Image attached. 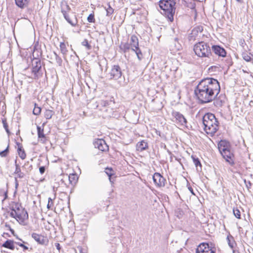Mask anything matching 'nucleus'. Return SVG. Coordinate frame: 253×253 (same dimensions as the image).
<instances>
[{
  "instance_id": "f257e3e1",
  "label": "nucleus",
  "mask_w": 253,
  "mask_h": 253,
  "mask_svg": "<svg viewBox=\"0 0 253 253\" xmlns=\"http://www.w3.org/2000/svg\"><path fill=\"white\" fill-rule=\"evenodd\" d=\"M203 83L200 81L194 89L195 98L201 104L210 103L217 97L215 94H213L207 88Z\"/></svg>"
},
{
  "instance_id": "f03ea898",
  "label": "nucleus",
  "mask_w": 253,
  "mask_h": 253,
  "mask_svg": "<svg viewBox=\"0 0 253 253\" xmlns=\"http://www.w3.org/2000/svg\"><path fill=\"white\" fill-rule=\"evenodd\" d=\"M217 148L222 157L231 166L235 165V154L232 144L226 139H221L217 143Z\"/></svg>"
},
{
  "instance_id": "7ed1b4c3",
  "label": "nucleus",
  "mask_w": 253,
  "mask_h": 253,
  "mask_svg": "<svg viewBox=\"0 0 253 253\" xmlns=\"http://www.w3.org/2000/svg\"><path fill=\"white\" fill-rule=\"evenodd\" d=\"M202 123L204 131L211 136H213L219 129L218 119L211 113H207L203 116Z\"/></svg>"
},
{
  "instance_id": "20e7f679",
  "label": "nucleus",
  "mask_w": 253,
  "mask_h": 253,
  "mask_svg": "<svg viewBox=\"0 0 253 253\" xmlns=\"http://www.w3.org/2000/svg\"><path fill=\"white\" fill-rule=\"evenodd\" d=\"M158 3L160 13L169 21L173 22L176 10V0H160Z\"/></svg>"
},
{
  "instance_id": "39448f33",
  "label": "nucleus",
  "mask_w": 253,
  "mask_h": 253,
  "mask_svg": "<svg viewBox=\"0 0 253 253\" xmlns=\"http://www.w3.org/2000/svg\"><path fill=\"white\" fill-rule=\"evenodd\" d=\"M42 52L40 49V54H37V56L35 57L34 54H33V57L32 58V67L31 72L33 75V78L35 80H38L42 78L43 74V72H45V77H46V71L45 68V64L44 62H42L41 59L39 58L42 55Z\"/></svg>"
},
{
  "instance_id": "423d86ee",
  "label": "nucleus",
  "mask_w": 253,
  "mask_h": 253,
  "mask_svg": "<svg viewBox=\"0 0 253 253\" xmlns=\"http://www.w3.org/2000/svg\"><path fill=\"white\" fill-rule=\"evenodd\" d=\"M195 54L201 58H211L213 56L211 47L208 42L201 41L195 43L193 46Z\"/></svg>"
},
{
  "instance_id": "0eeeda50",
  "label": "nucleus",
  "mask_w": 253,
  "mask_h": 253,
  "mask_svg": "<svg viewBox=\"0 0 253 253\" xmlns=\"http://www.w3.org/2000/svg\"><path fill=\"white\" fill-rule=\"evenodd\" d=\"M204 82V85L213 94H215L216 96L219 93L220 91V86L219 82L216 79L213 78H206L201 80Z\"/></svg>"
},
{
  "instance_id": "6e6552de",
  "label": "nucleus",
  "mask_w": 253,
  "mask_h": 253,
  "mask_svg": "<svg viewBox=\"0 0 253 253\" xmlns=\"http://www.w3.org/2000/svg\"><path fill=\"white\" fill-rule=\"evenodd\" d=\"M215 245L211 242H203L197 247L196 253H215Z\"/></svg>"
},
{
  "instance_id": "1a4fd4ad",
  "label": "nucleus",
  "mask_w": 253,
  "mask_h": 253,
  "mask_svg": "<svg viewBox=\"0 0 253 253\" xmlns=\"http://www.w3.org/2000/svg\"><path fill=\"white\" fill-rule=\"evenodd\" d=\"M10 217L15 218L20 224L25 225H26L25 221L29 218V215L27 210L25 208H22L21 211H17V212H13L11 211L9 213Z\"/></svg>"
},
{
  "instance_id": "9d476101",
  "label": "nucleus",
  "mask_w": 253,
  "mask_h": 253,
  "mask_svg": "<svg viewBox=\"0 0 253 253\" xmlns=\"http://www.w3.org/2000/svg\"><path fill=\"white\" fill-rule=\"evenodd\" d=\"M123 76V71L118 64L112 65L111 69L107 74V76L110 80H118Z\"/></svg>"
},
{
  "instance_id": "9b49d317",
  "label": "nucleus",
  "mask_w": 253,
  "mask_h": 253,
  "mask_svg": "<svg viewBox=\"0 0 253 253\" xmlns=\"http://www.w3.org/2000/svg\"><path fill=\"white\" fill-rule=\"evenodd\" d=\"M172 116L174 118V120L172 121L180 126H187V121L185 117L181 113L176 111H173L171 113Z\"/></svg>"
},
{
  "instance_id": "f8f14e48",
  "label": "nucleus",
  "mask_w": 253,
  "mask_h": 253,
  "mask_svg": "<svg viewBox=\"0 0 253 253\" xmlns=\"http://www.w3.org/2000/svg\"><path fill=\"white\" fill-rule=\"evenodd\" d=\"M212 53H214L218 57H225L227 56V51L221 45L213 44L211 47Z\"/></svg>"
},
{
  "instance_id": "ddd939ff",
  "label": "nucleus",
  "mask_w": 253,
  "mask_h": 253,
  "mask_svg": "<svg viewBox=\"0 0 253 253\" xmlns=\"http://www.w3.org/2000/svg\"><path fill=\"white\" fill-rule=\"evenodd\" d=\"M153 180L157 187H164L166 179L159 172H155L153 175Z\"/></svg>"
},
{
  "instance_id": "4468645a",
  "label": "nucleus",
  "mask_w": 253,
  "mask_h": 253,
  "mask_svg": "<svg viewBox=\"0 0 253 253\" xmlns=\"http://www.w3.org/2000/svg\"><path fill=\"white\" fill-rule=\"evenodd\" d=\"M93 144L95 148L99 150L105 152L109 149V147L103 139L96 138L93 142Z\"/></svg>"
},
{
  "instance_id": "2eb2a0df",
  "label": "nucleus",
  "mask_w": 253,
  "mask_h": 253,
  "mask_svg": "<svg viewBox=\"0 0 253 253\" xmlns=\"http://www.w3.org/2000/svg\"><path fill=\"white\" fill-rule=\"evenodd\" d=\"M31 236L38 244L47 246L48 244L49 241L46 236L36 233H33Z\"/></svg>"
},
{
  "instance_id": "dca6fc26",
  "label": "nucleus",
  "mask_w": 253,
  "mask_h": 253,
  "mask_svg": "<svg viewBox=\"0 0 253 253\" xmlns=\"http://www.w3.org/2000/svg\"><path fill=\"white\" fill-rule=\"evenodd\" d=\"M61 11L62 13L63 14L64 18H65V19L71 26L74 27V26H75L77 24V23H78V20H77V18L76 16L75 15H74V19H75V21H72L70 19V18L69 17V15H68L67 12H66V10L65 9H64L63 8V7L61 8Z\"/></svg>"
},
{
  "instance_id": "f3484780",
  "label": "nucleus",
  "mask_w": 253,
  "mask_h": 253,
  "mask_svg": "<svg viewBox=\"0 0 253 253\" xmlns=\"http://www.w3.org/2000/svg\"><path fill=\"white\" fill-rule=\"evenodd\" d=\"M203 31V27L201 26H197L193 29L191 33L188 36L189 41L195 40L196 36L199 32L201 33Z\"/></svg>"
},
{
  "instance_id": "a211bd4d",
  "label": "nucleus",
  "mask_w": 253,
  "mask_h": 253,
  "mask_svg": "<svg viewBox=\"0 0 253 253\" xmlns=\"http://www.w3.org/2000/svg\"><path fill=\"white\" fill-rule=\"evenodd\" d=\"M98 104L103 107L111 106L115 104V99L114 97L110 96L106 98V99L101 100Z\"/></svg>"
},
{
  "instance_id": "6ab92c4d",
  "label": "nucleus",
  "mask_w": 253,
  "mask_h": 253,
  "mask_svg": "<svg viewBox=\"0 0 253 253\" xmlns=\"http://www.w3.org/2000/svg\"><path fill=\"white\" fill-rule=\"evenodd\" d=\"M15 242L13 240L7 239L0 246L11 250H14L15 248L14 246Z\"/></svg>"
},
{
  "instance_id": "aec40b11",
  "label": "nucleus",
  "mask_w": 253,
  "mask_h": 253,
  "mask_svg": "<svg viewBox=\"0 0 253 253\" xmlns=\"http://www.w3.org/2000/svg\"><path fill=\"white\" fill-rule=\"evenodd\" d=\"M66 179H68L69 183L74 186L76 185L78 181V177L76 173H72L68 175H65Z\"/></svg>"
},
{
  "instance_id": "412c9836",
  "label": "nucleus",
  "mask_w": 253,
  "mask_h": 253,
  "mask_svg": "<svg viewBox=\"0 0 253 253\" xmlns=\"http://www.w3.org/2000/svg\"><path fill=\"white\" fill-rule=\"evenodd\" d=\"M136 148L138 151H143L148 148V143L144 140L139 141L137 143Z\"/></svg>"
},
{
  "instance_id": "4be33fe9",
  "label": "nucleus",
  "mask_w": 253,
  "mask_h": 253,
  "mask_svg": "<svg viewBox=\"0 0 253 253\" xmlns=\"http://www.w3.org/2000/svg\"><path fill=\"white\" fill-rule=\"evenodd\" d=\"M191 158L192 159L193 162L196 167L197 172L201 171L202 166L200 160L195 155H192Z\"/></svg>"
},
{
  "instance_id": "5701e85b",
  "label": "nucleus",
  "mask_w": 253,
  "mask_h": 253,
  "mask_svg": "<svg viewBox=\"0 0 253 253\" xmlns=\"http://www.w3.org/2000/svg\"><path fill=\"white\" fill-rule=\"evenodd\" d=\"M15 5L21 9L27 7L29 3L30 0H14Z\"/></svg>"
},
{
  "instance_id": "b1692460",
  "label": "nucleus",
  "mask_w": 253,
  "mask_h": 253,
  "mask_svg": "<svg viewBox=\"0 0 253 253\" xmlns=\"http://www.w3.org/2000/svg\"><path fill=\"white\" fill-rule=\"evenodd\" d=\"M120 233V227H112L109 231V235L110 236V238H113L116 239L117 236L119 235Z\"/></svg>"
},
{
  "instance_id": "393cba45",
  "label": "nucleus",
  "mask_w": 253,
  "mask_h": 253,
  "mask_svg": "<svg viewBox=\"0 0 253 253\" xmlns=\"http://www.w3.org/2000/svg\"><path fill=\"white\" fill-rule=\"evenodd\" d=\"M226 240L229 247L231 249L233 250L235 247V245H237L236 242H235L234 237L230 233H229L226 237Z\"/></svg>"
},
{
  "instance_id": "a878e982",
  "label": "nucleus",
  "mask_w": 253,
  "mask_h": 253,
  "mask_svg": "<svg viewBox=\"0 0 253 253\" xmlns=\"http://www.w3.org/2000/svg\"><path fill=\"white\" fill-rule=\"evenodd\" d=\"M130 44L131 48H137L139 46L138 39L136 36L133 35L130 38V42L129 43Z\"/></svg>"
},
{
  "instance_id": "bb28decb",
  "label": "nucleus",
  "mask_w": 253,
  "mask_h": 253,
  "mask_svg": "<svg viewBox=\"0 0 253 253\" xmlns=\"http://www.w3.org/2000/svg\"><path fill=\"white\" fill-rule=\"evenodd\" d=\"M119 48L123 53H126L131 49L130 44L127 42L125 43L122 42L119 45Z\"/></svg>"
},
{
  "instance_id": "cd10ccee",
  "label": "nucleus",
  "mask_w": 253,
  "mask_h": 253,
  "mask_svg": "<svg viewBox=\"0 0 253 253\" xmlns=\"http://www.w3.org/2000/svg\"><path fill=\"white\" fill-rule=\"evenodd\" d=\"M131 50L135 52L137 57L139 61H141L143 58V54L139 46L137 48H131Z\"/></svg>"
},
{
  "instance_id": "c85d7f7f",
  "label": "nucleus",
  "mask_w": 253,
  "mask_h": 253,
  "mask_svg": "<svg viewBox=\"0 0 253 253\" xmlns=\"http://www.w3.org/2000/svg\"><path fill=\"white\" fill-rule=\"evenodd\" d=\"M37 134L39 138H44L45 139L46 136L44 134L43 128H42L39 126H37Z\"/></svg>"
},
{
  "instance_id": "c756f323",
  "label": "nucleus",
  "mask_w": 253,
  "mask_h": 253,
  "mask_svg": "<svg viewBox=\"0 0 253 253\" xmlns=\"http://www.w3.org/2000/svg\"><path fill=\"white\" fill-rule=\"evenodd\" d=\"M17 153L21 159L24 160L26 158V154L23 147L17 148Z\"/></svg>"
},
{
  "instance_id": "7c9ffc66",
  "label": "nucleus",
  "mask_w": 253,
  "mask_h": 253,
  "mask_svg": "<svg viewBox=\"0 0 253 253\" xmlns=\"http://www.w3.org/2000/svg\"><path fill=\"white\" fill-rule=\"evenodd\" d=\"M104 172L108 177L114 176L116 174V172L113 169L109 167H107L105 169Z\"/></svg>"
},
{
  "instance_id": "2f4dec72",
  "label": "nucleus",
  "mask_w": 253,
  "mask_h": 253,
  "mask_svg": "<svg viewBox=\"0 0 253 253\" xmlns=\"http://www.w3.org/2000/svg\"><path fill=\"white\" fill-rule=\"evenodd\" d=\"M252 53H249V54L247 52V51L243 52L242 54V58L246 62H251L252 61Z\"/></svg>"
},
{
  "instance_id": "473e14b6",
  "label": "nucleus",
  "mask_w": 253,
  "mask_h": 253,
  "mask_svg": "<svg viewBox=\"0 0 253 253\" xmlns=\"http://www.w3.org/2000/svg\"><path fill=\"white\" fill-rule=\"evenodd\" d=\"M54 113L55 112L53 110L46 109L44 113V116L46 120H49L54 115Z\"/></svg>"
},
{
  "instance_id": "72a5a7b5",
  "label": "nucleus",
  "mask_w": 253,
  "mask_h": 253,
  "mask_svg": "<svg viewBox=\"0 0 253 253\" xmlns=\"http://www.w3.org/2000/svg\"><path fill=\"white\" fill-rule=\"evenodd\" d=\"M22 168L26 170V171L28 173L32 170L33 166L31 164H30L29 161H27L22 166Z\"/></svg>"
},
{
  "instance_id": "f704fd0d",
  "label": "nucleus",
  "mask_w": 253,
  "mask_h": 253,
  "mask_svg": "<svg viewBox=\"0 0 253 253\" xmlns=\"http://www.w3.org/2000/svg\"><path fill=\"white\" fill-rule=\"evenodd\" d=\"M185 2L186 4V7L190 8L192 10H194L196 12V3L193 0H191V1H187L185 0Z\"/></svg>"
},
{
  "instance_id": "c9c22d12",
  "label": "nucleus",
  "mask_w": 253,
  "mask_h": 253,
  "mask_svg": "<svg viewBox=\"0 0 253 253\" xmlns=\"http://www.w3.org/2000/svg\"><path fill=\"white\" fill-rule=\"evenodd\" d=\"M175 215L179 218L180 219L184 214V211L181 208H177L175 210Z\"/></svg>"
},
{
  "instance_id": "e433bc0d",
  "label": "nucleus",
  "mask_w": 253,
  "mask_h": 253,
  "mask_svg": "<svg viewBox=\"0 0 253 253\" xmlns=\"http://www.w3.org/2000/svg\"><path fill=\"white\" fill-rule=\"evenodd\" d=\"M9 153V145L8 144L6 148L3 151H0V156L1 157H6Z\"/></svg>"
},
{
  "instance_id": "4c0bfd02",
  "label": "nucleus",
  "mask_w": 253,
  "mask_h": 253,
  "mask_svg": "<svg viewBox=\"0 0 253 253\" xmlns=\"http://www.w3.org/2000/svg\"><path fill=\"white\" fill-rule=\"evenodd\" d=\"M226 57V59L225 60V66H226L228 67V69H229L230 68V67L232 66V65L233 64V62L232 61V58L230 56H227Z\"/></svg>"
},
{
  "instance_id": "58836bf2",
  "label": "nucleus",
  "mask_w": 253,
  "mask_h": 253,
  "mask_svg": "<svg viewBox=\"0 0 253 253\" xmlns=\"http://www.w3.org/2000/svg\"><path fill=\"white\" fill-rule=\"evenodd\" d=\"M108 7L106 8V16H110L114 12V9L111 6L110 3L107 4Z\"/></svg>"
},
{
  "instance_id": "ea45409f",
  "label": "nucleus",
  "mask_w": 253,
  "mask_h": 253,
  "mask_svg": "<svg viewBox=\"0 0 253 253\" xmlns=\"http://www.w3.org/2000/svg\"><path fill=\"white\" fill-rule=\"evenodd\" d=\"M60 50H61V53L63 55L66 54V53H67V52L68 51V50L67 49V48H66V44H65V42H61L60 43Z\"/></svg>"
},
{
  "instance_id": "a19ab883",
  "label": "nucleus",
  "mask_w": 253,
  "mask_h": 253,
  "mask_svg": "<svg viewBox=\"0 0 253 253\" xmlns=\"http://www.w3.org/2000/svg\"><path fill=\"white\" fill-rule=\"evenodd\" d=\"M53 54L55 56V60L57 64L59 66H61L62 65V59L55 51H53Z\"/></svg>"
},
{
  "instance_id": "79ce46f5",
  "label": "nucleus",
  "mask_w": 253,
  "mask_h": 253,
  "mask_svg": "<svg viewBox=\"0 0 253 253\" xmlns=\"http://www.w3.org/2000/svg\"><path fill=\"white\" fill-rule=\"evenodd\" d=\"M234 215L238 219H241V212L237 208L234 207L233 209Z\"/></svg>"
},
{
  "instance_id": "37998d69",
  "label": "nucleus",
  "mask_w": 253,
  "mask_h": 253,
  "mask_svg": "<svg viewBox=\"0 0 253 253\" xmlns=\"http://www.w3.org/2000/svg\"><path fill=\"white\" fill-rule=\"evenodd\" d=\"M12 203L14 206V208H15V210H16V211H18V212L21 211L22 208H23L22 207L21 203H20L19 202H13Z\"/></svg>"
},
{
  "instance_id": "c03bdc74",
  "label": "nucleus",
  "mask_w": 253,
  "mask_h": 253,
  "mask_svg": "<svg viewBox=\"0 0 253 253\" xmlns=\"http://www.w3.org/2000/svg\"><path fill=\"white\" fill-rule=\"evenodd\" d=\"M14 174H17V177L19 178H23L24 177L25 174L24 172L21 171V169H18L17 170H15V171L14 172Z\"/></svg>"
},
{
  "instance_id": "a18cd8bd",
  "label": "nucleus",
  "mask_w": 253,
  "mask_h": 253,
  "mask_svg": "<svg viewBox=\"0 0 253 253\" xmlns=\"http://www.w3.org/2000/svg\"><path fill=\"white\" fill-rule=\"evenodd\" d=\"M82 45L85 46L87 50H90L91 49V45L89 43L87 39H84L82 42Z\"/></svg>"
},
{
  "instance_id": "49530a36",
  "label": "nucleus",
  "mask_w": 253,
  "mask_h": 253,
  "mask_svg": "<svg viewBox=\"0 0 253 253\" xmlns=\"http://www.w3.org/2000/svg\"><path fill=\"white\" fill-rule=\"evenodd\" d=\"M42 111V108L40 107H35L33 110V114L34 115L38 116L39 115Z\"/></svg>"
},
{
  "instance_id": "de8ad7c7",
  "label": "nucleus",
  "mask_w": 253,
  "mask_h": 253,
  "mask_svg": "<svg viewBox=\"0 0 253 253\" xmlns=\"http://www.w3.org/2000/svg\"><path fill=\"white\" fill-rule=\"evenodd\" d=\"M87 20L89 23H94L95 21V19L94 18V12L90 13L87 18Z\"/></svg>"
},
{
  "instance_id": "09e8293b",
  "label": "nucleus",
  "mask_w": 253,
  "mask_h": 253,
  "mask_svg": "<svg viewBox=\"0 0 253 253\" xmlns=\"http://www.w3.org/2000/svg\"><path fill=\"white\" fill-rule=\"evenodd\" d=\"M15 244L22 248L24 252H25L26 251L28 250V247L25 245V244H27L26 243L16 242H15Z\"/></svg>"
},
{
  "instance_id": "8fccbe9b",
  "label": "nucleus",
  "mask_w": 253,
  "mask_h": 253,
  "mask_svg": "<svg viewBox=\"0 0 253 253\" xmlns=\"http://www.w3.org/2000/svg\"><path fill=\"white\" fill-rule=\"evenodd\" d=\"M53 200L50 198H48V203L47 204V209L48 210H52L51 209V206L53 205Z\"/></svg>"
},
{
  "instance_id": "3c124183",
  "label": "nucleus",
  "mask_w": 253,
  "mask_h": 253,
  "mask_svg": "<svg viewBox=\"0 0 253 253\" xmlns=\"http://www.w3.org/2000/svg\"><path fill=\"white\" fill-rule=\"evenodd\" d=\"M2 123L3 124V126L5 129H7L8 128V125L7 123V120L6 118H3L2 119Z\"/></svg>"
},
{
  "instance_id": "603ef678",
  "label": "nucleus",
  "mask_w": 253,
  "mask_h": 253,
  "mask_svg": "<svg viewBox=\"0 0 253 253\" xmlns=\"http://www.w3.org/2000/svg\"><path fill=\"white\" fill-rule=\"evenodd\" d=\"M244 182L246 185L247 188L248 190H249L251 188V187L252 186V183H251V182L250 181H247V180H246V179H244Z\"/></svg>"
},
{
  "instance_id": "864d4df0",
  "label": "nucleus",
  "mask_w": 253,
  "mask_h": 253,
  "mask_svg": "<svg viewBox=\"0 0 253 253\" xmlns=\"http://www.w3.org/2000/svg\"><path fill=\"white\" fill-rule=\"evenodd\" d=\"M187 186L188 190H189L190 193L192 194V195H195V193L194 191V190H193V188L192 187V186L190 185V183L189 182L187 183Z\"/></svg>"
},
{
  "instance_id": "5fc2aeb1",
  "label": "nucleus",
  "mask_w": 253,
  "mask_h": 253,
  "mask_svg": "<svg viewBox=\"0 0 253 253\" xmlns=\"http://www.w3.org/2000/svg\"><path fill=\"white\" fill-rule=\"evenodd\" d=\"M45 171V166H41L39 167V171L41 174H43Z\"/></svg>"
},
{
  "instance_id": "6e6d98bb",
  "label": "nucleus",
  "mask_w": 253,
  "mask_h": 253,
  "mask_svg": "<svg viewBox=\"0 0 253 253\" xmlns=\"http://www.w3.org/2000/svg\"><path fill=\"white\" fill-rule=\"evenodd\" d=\"M217 68L218 67L216 66H211L209 68L208 70L209 72H215Z\"/></svg>"
},
{
  "instance_id": "4d7b16f0",
  "label": "nucleus",
  "mask_w": 253,
  "mask_h": 253,
  "mask_svg": "<svg viewBox=\"0 0 253 253\" xmlns=\"http://www.w3.org/2000/svg\"><path fill=\"white\" fill-rule=\"evenodd\" d=\"M14 165L15 166V170L21 169L20 165L17 163V157H16V159L14 161Z\"/></svg>"
},
{
  "instance_id": "13d9d810",
  "label": "nucleus",
  "mask_w": 253,
  "mask_h": 253,
  "mask_svg": "<svg viewBox=\"0 0 253 253\" xmlns=\"http://www.w3.org/2000/svg\"><path fill=\"white\" fill-rule=\"evenodd\" d=\"M174 46H175L176 49L179 50L181 49V45H180V44L179 43L176 42V43H174Z\"/></svg>"
},
{
  "instance_id": "bf43d9fd",
  "label": "nucleus",
  "mask_w": 253,
  "mask_h": 253,
  "mask_svg": "<svg viewBox=\"0 0 253 253\" xmlns=\"http://www.w3.org/2000/svg\"><path fill=\"white\" fill-rule=\"evenodd\" d=\"M109 177V180L110 183L112 184H114V181H115L116 176H114V177L110 176V177Z\"/></svg>"
},
{
  "instance_id": "052dcab7",
  "label": "nucleus",
  "mask_w": 253,
  "mask_h": 253,
  "mask_svg": "<svg viewBox=\"0 0 253 253\" xmlns=\"http://www.w3.org/2000/svg\"><path fill=\"white\" fill-rule=\"evenodd\" d=\"M65 8H63L64 9H65L66 10V12L67 11H69L71 10V8L69 6V5L67 4V3L65 2Z\"/></svg>"
},
{
  "instance_id": "680f3d73",
  "label": "nucleus",
  "mask_w": 253,
  "mask_h": 253,
  "mask_svg": "<svg viewBox=\"0 0 253 253\" xmlns=\"http://www.w3.org/2000/svg\"><path fill=\"white\" fill-rule=\"evenodd\" d=\"M55 246L56 249L58 250L59 251H60V250L61 249V246H60V244L58 243H56L55 244Z\"/></svg>"
},
{
  "instance_id": "e2e57ef3",
  "label": "nucleus",
  "mask_w": 253,
  "mask_h": 253,
  "mask_svg": "<svg viewBox=\"0 0 253 253\" xmlns=\"http://www.w3.org/2000/svg\"><path fill=\"white\" fill-rule=\"evenodd\" d=\"M13 236H14L16 238V239H17V240H18L19 241H22V242L27 244V242H25L24 241H23L21 238H20L18 237V236L16 233L14 234V235H13Z\"/></svg>"
},
{
  "instance_id": "0e129e2a",
  "label": "nucleus",
  "mask_w": 253,
  "mask_h": 253,
  "mask_svg": "<svg viewBox=\"0 0 253 253\" xmlns=\"http://www.w3.org/2000/svg\"><path fill=\"white\" fill-rule=\"evenodd\" d=\"M19 186L18 181L17 177H15V187L16 189H17Z\"/></svg>"
},
{
  "instance_id": "69168bd1",
  "label": "nucleus",
  "mask_w": 253,
  "mask_h": 253,
  "mask_svg": "<svg viewBox=\"0 0 253 253\" xmlns=\"http://www.w3.org/2000/svg\"><path fill=\"white\" fill-rule=\"evenodd\" d=\"M14 207V206L13 204H12V206L10 207V209L11 210V211H13V212H17V211H16Z\"/></svg>"
},
{
  "instance_id": "338daca9",
  "label": "nucleus",
  "mask_w": 253,
  "mask_h": 253,
  "mask_svg": "<svg viewBox=\"0 0 253 253\" xmlns=\"http://www.w3.org/2000/svg\"><path fill=\"white\" fill-rule=\"evenodd\" d=\"M4 200L8 198V192L6 191L4 193Z\"/></svg>"
},
{
  "instance_id": "774afa93",
  "label": "nucleus",
  "mask_w": 253,
  "mask_h": 253,
  "mask_svg": "<svg viewBox=\"0 0 253 253\" xmlns=\"http://www.w3.org/2000/svg\"><path fill=\"white\" fill-rule=\"evenodd\" d=\"M5 227H6V228H7V229H8V230L11 228V227L10 225L9 224H7V223H6L5 224Z\"/></svg>"
}]
</instances>
